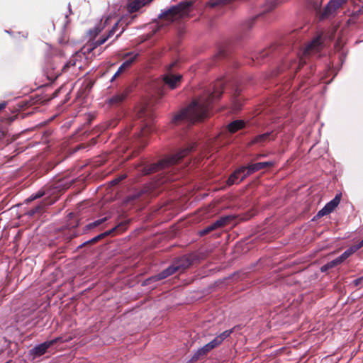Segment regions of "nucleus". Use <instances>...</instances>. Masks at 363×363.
Returning a JSON list of instances; mask_svg holds the SVG:
<instances>
[{"label":"nucleus","instance_id":"nucleus-1","mask_svg":"<svg viewBox=\"0 0 363 363\" xmlns=\"http://www.w3.org/2000/svg\"><path fill=\"white\" fill-rule=\"evenodd\" d=\"M223 81H217L214 85L213 91L211 90L206 91L198 99L194 101L188 107L176 114L172 118V122L177 123L185 121L194 123V121L205 118L208 114V108L211 104L220 97L223 93Z\"/></svg>","mask_w":363,"mask_h":363},{"label":"nucleus","instance_id":"nucleus-2","mask_svg":"<svg viewBox=\"0 0 363 363\" xmlns=\"http://www.w3.org/2000/svg\"><path fill=\"white\" fill-rule=\"evenodd\" d=\"M191 150L192 147L182 149L177 154L171 156L170 157L164 159L157 164H152L150 165H145V164H140L137 167L138 174L141 175H146L159 169H164L170 165L174 164L184 157H185Z\"/></svg>","mask_w":363,"mask_h":363},{"label":"nucleus","instance_id":"nucleus-3","mask_svg":"<svg viewBox=\"0 0 363 363\" xmlns=\"http://www.w3.org/2000/svg\"><path fill=\"white\" fill-rule=\"evenodd\" d=\"M192 7L193 2L191 1L180 2L178 5L162 11L160 18L173 22L188 17L192 11Z\"/></svg>","mask_w":363,"mask_h":363},{"label":"nucleus","instance_id":"nucleus-4","mask_svg":"<svg viewBox=\"0 0 363 363\" xmlns=\"http://www.w3.org/2000/svg\"><path fill=\"white\" fill-rule=\"evenodd\" d=\"M136 16H137L136 15H133L130 17H128V16L123 17L120 21H118L117 23H115V25L113 26V28L108 32V34L106 36L102 37L97 40H94L93 42H91V43L90 44V46L91 48L90 50H91L97 48L98 46L104 44L108 38H110L111 36H113V34L116 33L119 23H121V25L124 24L126 26L128 24L131 23V22L133 21V19H135V18H136Z\"/></svg>","mask_w":363,"mask_h":363},{"label":"nucleus","instance_id":"nucleus-5","mask_svg":"<svg viewBox=\"0 0 363 363\" xmlns=\"http://www.w3.org/2000/svg\"><path fill=\"white\" fill-rule=\"evenodd\" d=\"M321 45H322V39H321V37H320V36L316 37L310 43H308L305 47V48L303 51L302 56H301L299 58L298 68H299L301 65H303L304 63H306V62L303 61V57H306V56L312 55V54L318 53L321 48Z\"/></svg>","mask_w":363,"mask_h":363},{"label":"nucleus","instance_id":"nucleus-6","mask_svg":"<svg viewBox=\"0 0 363 363\" xmlns=\"http://www.w3.org/2000/svg\"><path fill=\"white\" fill-rule=\"evenodd\" d=\"M177 65V62H172L167 66V73L163 76V81L170 89H174L177 88L180 82L182 76L181 74H173L171 73V69Z\"/></svg>","mask_w":363,"mask_h":363},{"label":"nucleus","instance_id":"nucleus-7","mask_svg":"<svg viewBox=\"0 0 363 363\" xmlns=\"http://www.w3.org/2000/svg\"><path fill=\"white\" fill-rule=\"evenodd\" d=\"M347 0H331L330 1L324 10L321 13L320 18L321 19L328 18L333 16L336 11L340 8L343 4L347 2Z\"/></svg>","mask_w":363,"mask_h":363},{"label":"nucleus","instance_id":"nucleus-8","mask_svg":"<svg viewBox=\"0 0 363 363\" xmlns=\"http://www.w3.org/2000/svg\"><path fill=\"white\" fill-rule=\"evenodd\" d=\"M60 341H62L61 337H58L51 340L44 342L42 344L35 346L30 350V353L34 356V357H40L44 354L47 352L48 349L50 348L52 345Z\"/></svg>","mask_w":363,"mask_h":363},{"label":"nucleus","instance_id":"nucleus-9","mask_svg":"<svg viewBox=\"0 0 363 363\" xmlns=\"http://www.w3.org/2000/svg\"><path fill=\"white\" fill-rule=\"evenodd\" d=\"M272 162H262L254 164H250L245 166L246 168V173L241 177V179H244L247 176L262 169L267 167L272 166Z\"/></svg>","mask_w":363,"mask_h":363},{"label":"nucleus","instance_id":"nucleus-10","mask_svg":"<svg viewBox=\"0 0 363 363\" xmlns=\"http://www.w3.org/2000/svg\"><path fill=\"white\" fill-rule=\"evenodd\" d=\"M230 219H231V218L230 216L221 217L219 219H218L216 221H215L213 223L211 224L210 225H208V227H206V228L202 230L200 232V234L201 235H206L213 230L221 228V227L225 225Z\"/></svg>","mask_w":363,"mask_h":363},{"label":"nucleus","instance_id":"nucleus-11","mask_svg":"<svg viewBox=\"0 0 363 363\" xmlns=\"http://www.w3.org/2000/svg\"><path fill=\"white\" fill-rule=\"evenodd\" d=\"M176 272H178V267H176V264H174L173 263L172 265L168 267L167 269H164L162 272H160L155 276L151 277L147 281H156L162 280V279H164L168 277L169 276L173 274Z\"/></svg>","mask_w":363,"mask_h":363},{"label":"nucleus","instance_id":"nucleus-12","mask_svg":"<svg viewBox=\"0 0 363 363\" xmlns=\"http://www.w3.org/2000/svg\"><path fill=\"white\" fill-rule=\"evenodd\" d=\"M340 198L336 196L332 201L328 202L320 211H318L317 216L322 217L330 213L340 203Z\"/></svg>","mask_w":363,"mask_h":363},{"label":"nucleus","instance_id":"nucleus-13","mask_svg":"<svg viewBox=\"0 0 363 363\" xmlns=\"http://www.w3.org/2000/svg\"><path fill=\"white\" fill-rule=\"evenodd\" d=\"M246 173V168L245 166L240 167L236 169L228 178L227 181L228 185L230 186L234 184H238L242 181L241 177Z\"/></svg>","mask_w":363,"mask_h":363},{"label":"nucleus","instance_id":"nucleus-14","mask_svg":"<svg viewBox=\"0 0 363 363\" xmlns=\"http://www.w3.org/2000/svg\"><path fill=\"white\" fill-rule=\"evenodd\" d=\"M246 173V168L245 166L240 167L236 169L228 178L227 181L228 185L230 186L234 184H238L242 181L241 177Z\"/></svg>","mask_w":363,"mask_h":363},{"label":"nucleus","instance_id":"nucleus-15","mask_svg":"<svg viewBox=\"0 0 363 363\" xmlns=\"http://www.w3.org/2000/svg\"><path fill=\"white\" fill-rule=\"evenodd\" d=\"M152 1V0H133L130 1L127 5V11L128 13L132 14L139 11L146 4Z\"/></svg>","mask_w":363,"mask_h":363},{"label":"nucleus","instance_id":"nucleus-16","mask_svg":"<svg viewBox=\"0 0 363 363\" xmlns=\"http://www.w3.org/2000/svg\"><path fill=\"white\" fill-rule=\"evenodd\" d=\"M138 116L140 118H147L146 120L147 121L144 127L142 128L140 132L138 134V137L145 136L149 131H150V128L148 126L149 123L152 121V116L147 113L146 109H143L139 113Z\"/></svg>","mask_w":363,"mask_h":363},{"label":"nucleus","instance_id":"nucleus-17","mask_svg":"<svg viewBox=\"0 0 363 363\" xmlns=\"http://www.w3.org/2000/svg\"><path fill=\"white\" fill-rule=\"evenodd\" d=\"M176 267H178V272H182L184 269L188 268L191 262L186 257H182L174 262Z\"/></svg>","mask_w":363,"mask_h":363},{"label":"nucleus","instance_id":"nucleus-18","mask_svg":"<svg viewBox=\"0 0 363 363\" xmlns=\"http://www.w3.org/2000/svg\"><path fill=\"white\" fill-rule=\"evenodd\" d=\"M244 125L245 123L242 121L237 120L230 123L228 125V128L230 133H235L237 130L242 128L244 127Z\"/></svg>","mask_w":363,"mask_h":363},{"label":"nucleus","instance_id":"nucleus-19","mask_svg":"<svg viewBox=\"0 0 363 363\" xmlns=\"http://www.w3.org/2000/svg\"><path fill=\"white\" fill-rule=\"evenodd\" d=\"M211 347L210 345L208 343L205 345L203 347L198 350V351L195 353V354L193 357L194 359H198L200 356L206 354L207 352H208L210 350H211Z\"/></svg>","mask_w":363,"mask_h":363},{"label":"nucleus","instance_id":"nucleus-20","mask_svg":"<svg viewBox=\"0 0 363 363\" xmlns=\"http://www.w3.org/2000/svg\"><path fill=\"white\" fill-rule=\"evenodd\" d=\"M125 57H128V56H130L131 57L127 60H125L122 65H123V67L126 69L129 68L131 65L133 64V62L135 61V60L137 58V57L138 56V54H134L133 52H128L127 54H125Z\"/></svg>","mask_w":363,"mask_h":363},{"label":"nucleus","instance_id":"nucleus-21","mask_svg":"<svg viewBox=\"0 0 363 363\" xmlns=\"http://www.w3.org/2000/svg\"><path fill=\"white\" fill-rule=\"evenodd\" d=\"M357 250L354 246L347 249L345 250L340 256H339L340 259L343 262L347 258H348L350 255H352L354 252Z\"/></svg>","mask_w":363,"mask_h":363},{"label":"nucleus","instance_id":"nucleus-22","mask_svg":"<svg viewBox=\"0 0 363 363\" xmlns=\"http://www.w3.org/2000/svg\"><path fill=\"white\" fill-rule=\"evenodd\" d=\"M270 135V133H265L264 134L259 135L254 138L252 143H259L267 141V140H269Z\"/></svg>","mask_w":363,"mask_h":363},{"label":"nucleus","instance_id":"nucleus-23","mask_svg":"<svg viewBox=\"0 0 363 363\" xmlns=\"http://www.w3.org/2000/svg\"><path fill=\"white\" fill-rule=\"evenodd\" d=\"M125 94H120L115 95L109 99L108 103L111 104H118V103L123 101V100L125 99Z\"/></svg>","mask_w":363,"mask_h":363},{"label":"nucleus","instance_id":"nucleus-24","mask_svg":"<svg viewBox=\"0 0 363 363\" xmlns=\"http://www.w3.org/2000/svg\"><path fill=\"white\" fill-rule=\"evenodd\" d=\"M232 333H233V329L227 330L216 337L218 339H220V342H222L225 338L229 337Z\"/></svg>","mask_w":363,"mask_h":363},{"label":"nucleus","instance_id":"nucleus-25","mask_svg":"<svg viewBox=\"0 0 363 363\" xmlns=\"http://www.w3.org/2000/svg\"><path fill=\"white\" fill-rule=\"evenodd\" d=\"M106 220V218H101V219H99V220H96L91 223H89V225H87V228L89 229H91V228H95L99 225H101L102 223H104V221Z\"/></svg>","mask_w":363,"mask_h":363},{"label":"nucleus","instance_id":"nucleus-26","mask_svg":"<svg viewBox=\"0 0 363 363\" xmlns=\"http://www.w3.org/2000/svg\"><path fill=\"white\" fill-rule=\"evenodd\" d=\"M77 55L73 56L69 62L65 65L64 68L69 67L71 66H76L77 65Z\"/></svg>","mask_w":363,"mask_h":363},{"label":"nucleus","instance_id":"nucleus-27","mask_svg":"<svg viewBox=\"0 0 363 363\" xmlns=\"http://www.w3.org/2000/svg\"><path fill=\"white\" fill-rule=\"evenodd\" d=\"M44 195V192L38 191V193L31 195L29 198L27 199L28 201H32L42 197Z\"/></svg>","mask_w":363,"mask_h":363},{"label":"nucleus","instance_id":"nucleus-28","mask_svg":"<svg viewBox=\"0 0 363 363\" xmlns=\"http://www.w3.org/2000/svg\"><path fill=\"white\" fill-rule=\"evenodd\" d=\"M111 230H109V231H106L104 233H101L96 237H94L93 239H91L90 240V242H96L97 240H99V239H101V238H104L106 235H108L110 233H111Z\"/></svg>","mask_w":363,"mask_h":363},{"label":"nucleus","instance_id":"nucleus-29","mask_svg":"<svg viewBox=\"0 0 363 363\" xmlns=\"http://www.w3.org/2000/svg\"><path fill=\"white\" fill-rule=\"evenodd\" d=\"M220 343L221 342H220V339H218L217 337H216L212 341L208 342V344L210 345L211 349H213L214 347H217Z\"/></svg>","mask_w":363,"mask_h":363},{"label":"nucleus","instance_id":"nucleus-30","mask_svg":"<svg viewBox=\"0 0 363 363\" xmlns=\"http://www.w3.org/2000/svg\"><path fill=\"white\" fill-rule=\"evenodd\" d=\"M342 263V261L340 259V257H337V258H335V259L329 262V267H331V268L340 264Z\"/></svg>","mask_w":363,"mask_h":363},{"label":"nucleus","instance_id":"nucleus-31","mask_svg":"<svg viewBox=\"0 0 363 363\" xmlns=\"http://www.w3.org/2000/svg\"><path fill=\"white\" fill-rule=\"evenodd\" d=\"M352 283L355 286H363V277L354 279Z\"/></svg>","mask_w":363,"mask_h":363},{"label":"nucleus","instance_id":"nucleus-32","mask_svg":"<svg viewBox=\"0 0 363 363\" xmlns=\"http://www.w3.org/2000/svg\"><path fill=\"white\" fill-rule=\"evenodd\" d=\"M42 208H43V205H41V204L38 205V206H35V208H32L29 211V214L34 215L35 213L39 212Z\"/></svg>","mask_w":363,"mask_h":363},{"label":"nucleus","instance_id":"nucleus-33","mask_svg":"<svg viewBox=\"0 0 363 363\" xmlns=\"http://www.w3.org/2000/svg\"><path fill=\"white\" fill-rule=\"evenodd\" d=\"M100 32H101V29L99 28H96L93 30L89 31L91 35L94 33V36L97 35Z\"/></svg>","mask_w":363,"mask_h":363},{"label":"nucleus","instance_id":"nucleus-34","mask_svg":"<svg viewBox=\"0 0 363 363\" xmlns=\"http://www.w3.org/2000/svg\"><path fill=\"white\" fill-rule=\"evenodd\" d=\"M330 264L328 262L327 264H324L321 267V271L322 272H326L328 269H330L331 267H329Z\"/></svg>","mask_w":363,"mask_h":363},{"label":"nucleus","instance_id":"nucleus-35","mask_svg":"<svg viewBox=\"0 0 363 363\" xmlns=\"http://www.w3.org/2000/svg\"><path fill=\"white\" fill-rule=\"evenodd\" d=\"M125 69H126V68H125V67H123V65H121L119 67L118 69V73H121V72H123L124 70H125Z\"/></svg>","mask_w":363,"mask_h":363},{"label":"nucleus","instance_id":"nucleus-36","mask_svg":"<svg viewBox=\"0 0 363 363\" xmlns=\"http://www.w3.org/2000/svg\"><path fill=\"white\" fill-rule=\"evenodd\" d=\"M363 246V240L357 245H355L354 247H356V249L358 250L359 249H360Z\"/></svg>","mask_w":363,"mask_h":363},{"label":"nucleus","instance_id":"nucleus-37","mask_svg":"<svg viewBox=\"0 0 363 363\" xmlns=\"http://www.w3.org/2000/svg\"><path fill=\"white\" fill-rule=\"evenodd\" d=\"M6 102L0 103V112L6 107Z\"/></svg>","mask_w":363,"mask_h":363},{"label":"nucleus","instance_id":"nucleus-38","mask_svg":"<svg viewBox=\"0 0 363 363\" xmlns=\"http://www.w3.org/2000/svg\"><path fill=\"white\" fill-rule=\"evenodd\" d=\"M121 73H118V71L114 74V75L113 76L112 79H111V82L113 81L116 77L117 76H118Z\"/></svg>","mask_w":363,"mask_h":363},{"label":"nucleus","instance_id":"nucleus-39","mask_svg":"<svg viewBox=\"0 0 363 363\" xmlns=\"http://www.w3.org/2000/svg\"><path fill=\"white\" fill-rule=\"evenodd\" d=\"M362 11L359 9L358 11H357L355 13H354V16H357L361 13Z\"/></svg>","mask_w":363,"mask_h":363},{"label":"nucleus","instance_id":"nucleus-40","mask_svg":"<svg viewBox=\"0 0 363 363\" xmlns=\"http://www.w3.org/2000/svg\"><path fill=\"white\" fill-rule=\"evenodd\" d=\"M124 28H122L121 31L116 35V38L124 31Z\"/></svg>","mask_w":363,"mask_h":363},{"label":"nucleus","instance_id":"nucleus-41","mask_svg":"<svg viewBox=\"0 0 363 363\" xmlns=\"http://www.w3.org/2000/svg\"><path fill=\"white\" fill-rule=\"evenodd\" d=\"M264 155H257V157H256V159H259V158H260V157H262Z\"/></svg>","mask_w":363,"mask_h":363},{"label":"nucleus","instance_id":"nucleus-42","mask_svg":"<svg viewBox=\"0 0 363 363\" xmlns=\"http://www.w3.org/2000/svg\"><path fill=\"white\" fill-rule=\"evenodd\" d=\"M239 108H240V106H236L234 108V109H235V110H238Z\"/></svg>","mask_w":363,"mask_h":363}]
</instances>
